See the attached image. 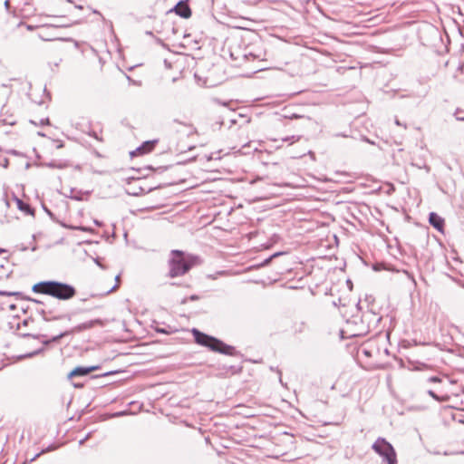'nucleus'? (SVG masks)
Listing matches in <instances>:
<instances>
[{"instance_id": "1", "label": "nucleus", "mask_w": 464, "mask_h": 464, "mask_svg": "<svg viewBox=\"0 0 464 464\" xmlns=\"http://www.w3.org/2000/svg\"><path fill=\"white\" fill-rule=\"evenodd\" d=\"M34 293L51 295L59 300H69L75 296V288L65 283L58 281H42L33 286Z\"/></svg>"}, {"instance_id": "2", "label": "nucleus", "mask_w": 464, "mask_h": 464, "mask_svg": "<svg viewBox=\"0 0 464 464\" xmlns=\"http://www.w3.org/2000/svg\"><path fill=\"white\" fill-rule=\"evenodd\" d=\"M191 332L198 344L208 347L211 351L218 352L223 354H236L235 347L224 343L222 341L217 339L216 337L208 335L196 328H193Z\"/></svg>"}, {"instance_id": "3", "label": "nucleus", "mask_w": 464, "mask_h": 464, "mask_svg": "<svg viewBox=\"0 0 464 464\" xmlns=\"http://www.w3.org/2000/svg\"><path fill=\"white\" fill-rule=\"evenodd\" d=\"M171 257L169 260V276L177 277L181 276L188 273L193 266V262L190 256H185L182 251L172 250Z\"/></svg>"}, {"instance_id": "4", "label": "nucleus", "mask_w": 464, "mask_h": 464, "mask_svg": "<svg viewBox=\"0 0 464 464\" xmlns=\"http://www.w3.org/2000/svg\"><path fill=\"white\" fill-rule=\"evenodd\" d=\"M372 449L382 458V463L397 464V454L393 446L384 438H378Z\"/></svg>"}, {"instance_id": "5", "label": "nucleus", "mask_w": 464, "mask_h": 464, "mask_svg": "<svg viewBox=\"0 0 464 464\" xmlns=\"http://www.w3.org/2000/svg\"><path fill=\"white\" fill-rule=\"evenodd\" d=\"M174 12L182 18H189L191 16V10L188 4L183 1L179 2L175 7Z\"/></svg>"}, {"instance_id": "6", "label": "nucleus", "mask_w": 464, "mask_h": 464, "mask_svg": "<svg viewBox=\"0 0 464 464\" xmlns=\"http://www.w3.org/2000/svg\"><path fill=\"white\" fill-rule=\"evenodd\" d=\"M98 368H99L98 366L76 367L68 374V377L72 378L75 376H85V375L89 374L90 372L97 370Z\"/></svg>"}, {"instance_id": "7", "label": "nucleus", "mask_w": 464, "mask_h": 464, "mask_svg": "<svg viewBox=\"0 0 464 464\" xmlns=\"http://www.w3.org/2000/svg\"><path fill=\"white\" fill-rule=\"evenodd\" d=\"M429 222L436 229H438L439 231H442V228L444 227V219L441 217H440L437 213H430Z\"/></svg>"}, {"instance_id": "8", "label": "nucleus", "mask_w": 464, "mask_h": 464, "mask_svg": "<svg viewBox=\"0 0 464 464\" xmlns=\"http://www.w3.org/2000/svg\"><path fill=\"white\" fill-rule=\"evenodd\" d=\"M156 141H145L140 147L137 148L135 151H132L130 154L133 156L135 154H144L151 151L155 147Z\"/></svg>"}, {"instance_id": "9", "label": "nucleus", "mask_w": 464, "mask_h": 464, "mask_svg": "<svg viewBox=\"0 0 464 464\" xmlns=\"http://www.w3.org/2000/svg\"><path fill=\"white\" fill-rule=\"evenodd\" d=\"M13 198L16 202V205H17V208L19 210L24 212L27 215H34V210L27 203H24L22 199L18 198L15 195H13Z\"/></svg>"}, {"instance_id": "10", "label": "nucleus", "mask_w": 464, "mask_h": 464, "mask_svg": "<svg viewBox=\"0 0 464 464\" xmlns=\"http://www.w3.org/2000/svg\"><path fill=\"white\" fill-rule=\"evenodd\" d=\"M96 324H101L102 325V322L100 319L91 320V321H88L86 323L79 324L78 326H76L75 329L80 332V331H83V330H86V329H90V328L93 327Z\"/></svg>"}, {"instance_id": "11", "label": "nucleus", "mask_w": 464, "mask_h": 464, "mask_svg": "<svg viewBox=\"0 0 464 464\" xmlns=\"http://www.w3.org/2000/svg\"><path fill=\"white\" fill-rule=\"evenodd\" d=\"M427 393L437 401H446L449 399L448 396H439L433 390H427Z\"/></svg>"}, {"instance_id": "12", "label": "nucleus", "mask_w": 464, "mask_h": 464, "mask_svg": "<svg viewBox=\"0 0 464 464\" xmlns=\"http://www.w3.org/2000/svg\"><path fill=\"white\" fill-rule=\"evenodd\" d=\"M300 139V137H296V136H291V137H285L283 139V141H291L292 143L293 142H295V141H298Z\"/></svg>"}, {"instance_id": "13", "label": "nucleus", "mask_w": 464, "mask_h": 464, "mask_svg": "<svg viewBox=\"0 0 464 464\" xmlns=\"http://www.w3.org/2000/svg\"><path fill=\"white\" fill-rule=\"evenodd\" d=\"M64 335H65V334H60L59 335H56V336L53 337L52 340L44 341V343L47 344V343H49L51 342H56L59 339H61L62 337H63Z\"/></svg>"}, {"instance_id": "14", "label": "nucleus", "mask_w": 464, "mask_h": 464, "mask_svg": "<svg viewBox=\"0 0 464 464\" xmlns=\"http://www.w3.org/2000/svg\"><path fill=\"white\" fill-rule=\"evenodd\" d=\"M279 255H281V253H276L274 254L273 256H271L270 257L266 258L263 263H262V266H266L267 264H269V262L271 261L272 258L276 257V256H278Z\"/></svg>"}, {"instance_id": "15", "label": "nucleus", "mask_w": 464, "mask_h": 464, "mask_svg": "<svg viewBox=\"0 0 464 464\" xmlns=\"http://www.w3.org/2000/svg\"><path fill=\"white\" fill-rule=\"evenodd\" d=\"M428 382H441V379L437 377V376H432V377H430L428 380H427Z\"/></svg>"}, {"instance_id": "16", "label": "nucleus", "mask_w": 464, "mask_h": 464, "mask_svg": "<svg viewBox=\"0 0 464 464\" xmlns=\"http://www.w3.org/2000/svg\"><path fill=\"white\" fill-rule=\"evenodd\" d=\"M46 166H48L49 168H58V169H62L63 168V165H61V164L57 165L54 162L47 163Z\"/></svg>"}, {"instance_id": "17", "label": "nucleus", "mask_w": 464, "mask_h": 464, "mask_svg": "<svg viewBox=\"0 0 464 464\" xmlns=\"http://www.w3.org/2000/svg\"><path fill=\"white\" fill-rule=\"evenodd\" d=\"M115 281H116L117 283H116V285H114V286L110 290V292L114 291V290L118 287V285H119L118 284H119V281H120V276H119V275H118V276H116V277H115Z\"/></svg>"}, {"instance_id": "18", "label": "nucleus", "mask_w": 464, "mask_h": 464, "mask_svg": "<svg viewBox=\"0 0 464 464\" xmlns=\"http://www.w3.org/2000/svg\"><path fill=\"white\" fill-rule=\"evenodd\" d=\"M91 437V433H88L82 440L79 441V445H82L89 438Z\"/></svg>"}, {"instance_id": "19", "label": "nucleus", "mask_w": 464, "mask_h": 464, "mask_svg": "<svg viewBox=\"0 0 464 464\" xmlns=\"http://www.w3.org/2000/svg\"><path fill=\"white\" fill-rule=\"evenodd\" d=\"M44 452H45V450H42V452H41V453L36 454V455H35V456L31 459V461L34 460L37 457H39V456H40L42 453H44Z\"/></svg>"}, {"instance_id": "20", "label": "nucleus", "mask_w": 464, "mask_h": 464, "mask_svg": "<svg viewBox=\"0 0 464 464\" xmlns=\"http://www.w3.org/2000/svg\"><path fill=\"white\" fill-rule=\"evenodd\" d=\"M198 295H191L190 296V300H198Z\"/></svg>"}, {"instance_id": "21", "label": "nucleus", "mask_w": 464, "mask_h": 464, "mask_svg": "<svg viewBox=\"0 0 464 464\" xmlns=\"http://www.w3.org/2000/svg\"><path fill=\"white\" fill-rule=\"evenodd\" d=\"M94 223L95 225H97L98 227H101L102 226V222L98 221V220H94Z\"/></svg>"}, {"instance_id": "22", "label": "nucleus", "mask_w": 464, "mask_h": 464, "mask_svg": "<svg viewBox=\"0 0 464 464\" xmlns=\"http://www.w3.org/2000/svg\"><path fill=\"white\" fill-rule=\"evenodd\" d=\"M95 263H96L99 266H101V267H102V268H103L102 265L100 263V261H99L98 259H96V260H95Z\"/></svg>"}, {"instance_id": "23", "label": "nucleus", "mask_w": 464, "mask_h": 464, "mask_svg": "<svg viewBox=\"0 0 464 464\" xmlns=\"http://www.w3.org/2000/svg\"><path fill=\"white\" fill-rule=\"evenodd\" d=\"M225 274H226V271H219V272H218L217 275L222 276V275H225Z\"/></svg>"}, {"instance_id": "24", "label": "nucleus", "mask_w": 464, "mask_h": 464, "mask_svg": "<svg viewBox=\"0 0 464 464\" xmlns=\"http://www.w3.org/2000/svg\"><path fill=\"white\" fill-rule=\"evenodd\" d=\"M395 123H396L397 125H399V126H401V123L400 122V121H399V120H396V121H395Z\"/></svg>"}, {"instance_id": "25", "label": "nucleus", "mask_w": 464, "mask_h": 464, "mask_svg": "<svg viewBox=\"0 0 464 464\" xmlns=\"http://www.w3.org/2000/svg\"><path fill=\"white\" fill-rule=\"evenodd\" d=\"M123 414H124V412H123V411L116 413V415H117V416H121V415H123Z\"/></svg>"}, {"instance_id": "26", "label": "nucleus", "mask_w": 464, "mask_h": 464, "mask_svg": "<svg viewBox=\"0 0 464 464\" xmlns=\"http://www.w3.org/2000/svg\"><path fill=\"white\" fill-rule=\"evenodd\" d=\"M5 252H6V250H5V249H4V248H0V253H5Z\"/></svg>"}, {"instance_id": "27", "label": "nucleus", "mask_w": 464, "mask_h": 464, "mask_svg": "<svg viewBox=\"0 0 464 464\" xmlns=\"http://www.w3.org/2000/svg\"><path fill=\"white\" fill-rule=\"evenodd\" d=\"M174 122H177V123H179V124H183L181 121H179L178 120H174Z\"/></svg>"}, {"instance_id": "28", "label": "nucleus", "mask_w": 464, "mask_h": 464, "mask_svg": "<svg viewBox=\"0 0 464 464\" xmlns=\"http://www.w3.org/2000/svg\"><path fill=\"white\" fill-rule=\"evenodd\" d=\"M191 129H192L191 133H192V132H197V130H196L195 128H192V127H191Z\"/></svg>"}, {"instance_id": "29", "label": "nucleus", "mask_w": 464, "mask_h": 464, "mask_svg": "<svg viewBox=\"0 0 464 464\" xmlns=\"http://www.w3.org/2000/svg\"><path fill=\"white\" fill-rule=\"evenodd\" d=\"M5 205H6V207H9V202H8V200H7V199H5Z\"/></svg>"}, {"instance_id": "30", "label": "nucleus", "mask_w": 464, "mask_h": 464, "mask_svg": "<svg viewBox=\"0 0 464 464\" xmlns=\"http://www.w3.org/2000/svg\"><path fill=\"white\" fill-rule=\"evenodd\" d=\"M208 277H210L212 279H216L217 278V276H208Z\"/></svg>"}]
</instances>
